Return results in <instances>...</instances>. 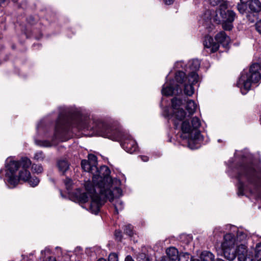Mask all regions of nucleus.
<instances>
[{
	"label": "nucleus",
	"mask_w": 261,
	"mask_h": 261,
	"mask_svg": "<svg viewBox=\"0 0 261 261\" xmlns=\"http://www.w3.org/2000/svg\"><path fill=\"white\" fill-rule=\"evenodd\" d=\"M99 176L94 178V184L97 186L91 191L92 185L90 182L86 184V193L81 194L79 196V200L82 203H86L91 198V202L88 204V210L92 213L97 214L100 207L104 204L107 199L112 200L114 197L121 195L122 190L120 188H113L112 179L110 176V170L106 166L100 167Z\"/></svg>",
	"instance_id": "obj_1"
},
{
	"label": "nucleus",
	"mask_w": 261,
	"mask_h": 261,
	"mask_svg": "<svg viewBox=\"0 0 261 261\" xmlns=\"http://www.w3.org/2000/svg\"><path fill=\"white\" fill-rule=\"evenodd\" d=\"M32 164V162L27 157H22L19 161H14L7 159L6 164V178L7 183L11 188L18 185L19 181L28 182L31 186H37L40 181L36 176L32 177L28 170Z\"/></svg>",
	"instance_id": "obj_2"
},
{
	"label": "nucleus",
	"mask_w": 261,
	"mask_h": 261,
	"mask_svg": "<svg viewBox=\"0 0 261 261\" xmlns=\"http://www.w3.org/2000/svg\"><path fill=\"white\" fill-rule=\"evenodd\" d=\"M98 135L107 138L114 141L123 140L122 147L127 152L133 153L138 148L135 140L129 136H125L118 128L111 127L101 120L94 122L93 126L91 128Z\"/></svg>",
	"instance_id": "obj_3"
},
{
	"label": "nucleus",
	"mask_w": 261,
	"mask_h": 261,
	"mask_svg": "<svg viewBox=\"0 0 261 261\" xmlns=\"http://www.w3.org/2000/svg\"><path fill=\"white\" fill-rule=\"evenodd\" d=\"M75 115V112H72L69 108H61L51 142L48 140H36L35 143L40 146L50 147L53 145V142L55 140H62L69 130V126L71 125V120Z\"/></svg>",
	"instance_id": "obj_4"
},
{
	"label": "nucleus",
	"mask_w": 261,
	"mask_h": 261,
	"mask_svg": "<svg viewBox=\"0 0 261 261\" xmlns=\"http://www.w3.org/2000/svg\"><path fill=\"white\" fill-rule=\"evenodd\" d=\"M238 178L239 182L238 186L239 195H242L245 189V180L251 186L248 188L251 193H255L260 187V179L256 172L251 166L242 167L238 174Z\"/></svg>",
	"instance_id": "obj_5"
},
{
	"label": "nucleus",
	"mask_w": 261,
	"mask_h": 261,
	"mask_svg": "<svg viewBox=\"0 0 261 261\" xmlns=\"http://www.w3.org/2000/svg\"><path fill=\"white\" fill-rule=\"evenodd\" d=\"M260 65L252 64L248 70H244L241 73L237 85L240 88L243 94L250 90L252 84L258 83L261 79Z\"/></svg>",
	"instance_id": "obj_6"
},
{
	"label": "nucleus",
	"mask_w": 261,
	"mask_h": 261,
	"mask_svg": "<svg viewBox=\"0 0 261 261\" xmlns=\"http://www.w3.org/2000/svg\"><path fill=\"white\" fill-rule=\"evenodd\" d=\"M184 101L187 102L186 109L188 112L187 117H189L195 113L197 105L192 100L185 99ZM171 102L173 109L174 124L175 128L177 129L180 125L179 122H181L187 117V115L183 109H179L182 104V100L174 97L172 99Z\"/></svg>",
	"instance_id": "obj_7"
},
{
	"label": "nucleus",
	"mask_w": 261,
	"mask_h": 261,
	"mask_svg": "<svg viewBox=\"0 0 261 261\" xmlns=\"http://www.w3.org/2000/svg\"><path fill=\"white\" fill-rule=\"evenodd\" d=\"M238 243V242L235 234L229 232L224 235L221 247L225 258L229 260H233L235 259V255L232 250Z\"/></svg>",
	"instance_id": "obj_8"
},
{
	"label": "nucleus",
	"mask_w": 261,
	"mask_h": 261,
	"mask_svg": "<svg viewBox=\"0 0 261 261\" xmlns=\"http://www.w3.org/2000/svg\"><path fill=\"white\" fill-rule=\"evenodd\" d=\"M222 19V25L225 30L229 31L233 27L232 22L236 18V13L227 9L225 5H221L218 11Z\"/></svg>",
	"instance_id": "obj_9"
},
{
	"label": "nucleus",
	"mask_w": 261,
	"mask_h": 261,
	"mask_svg": "<svg viewBox=\"0 0 261 261\" xmlns=\"http://www.w3.org/2000/svg\"><path fill=\"white\" fill-rule=\"evenodd\" d=\"M180 124V122H179ZM201 125V122L199 119L195 117L193 118L192 120V126H191L188 122L184 121L182 122L181 125H179L183 135L181 136L184 139L190 138L192 137L191 134L193 131H195V134L196 135L199 134V132L197 130V129Z\"/></svg>",
	"instance_id": "obj_10"
},
{
	"label": "nucleus",
	"mask_w": 261,
	"mask_h": 261,
	"mask_svg": "<svg viewBox=\"0 0 261 261\" xmlns=\"http://www.w3.org/2000/svg\"><path fill=\"white\" fill-rule=\"evenodd\" d=\"M232 252L234 254L235 258L237 256L239 261H254L253 256L248 253L247 247L244 244H239L238 243L236 248H234Z\"/></svg>",
	"instance_id": "obj_11"
},
{
	"label": "nucleus",
	"mask_w": 261,
	"mask_h": 261,
	"mask_svg": "<svg viewBox=\"0 0 261 261\" xmlns=\"http://www.w3.org/2000/svg\"><path fill=\"white\" fill-rule=\"evenodd\" d=\"M81 166L82 168L85 171L90 172L93 174L92 178V182L87 181L85 184V187L86 188V184H87V182H90L92 185L93 186L91 188V191H92L93 190V189L97 186V183L94 184L93 179L95 176H99V175L100 174L99 171L100 170V168H99V169H98L96 166H93L90 162L85 160L82 161Z\"/></svg>",
	"instance_id": "obj_12"
},
{
	"label": "nucleus",
	"mask_w": 261,
	"mask_h": 261,
	"mask_svg": "<svg viewBox=\"0 0 261 261\" xmlns=\"http://www.w3.org/2000/svg\"><path fill=\"white\" fill-rule=\"evenodd\" d=\"M199 76L194 72L189 73L188 82L184 84V92L188 96H191L194 92L193 85L199 81Z\"/></svg>",
	"instance_id": "obj_13"
},
{
	"label": "nucleus",
	"mask_w": 261,
	"mask_h": 261,
	"mask_svg": "<svg viewBox=\"0 0 261 261\" xmlns=\"http://www.w3.org/2000/svg\"><path fill=\"white\" fill-rule=\"evenodd\" d=\"M203 45L205 48L208 49L207 51L215 53L218 50L219 45L218 43L214 41L213 38L210 36H206L203 41Z\"/></svg>",
	"instance_id": "obj_14"
},
{
	"label": "nucleus",
	"mask_w": 261,
	"mask_h": 261,
	"mask_svg": "<svg viewBox=\"0 0 261 261\" xmlns=\"http://www.w3.org/2000/svg\"><path fill=\"white\" fill-rule=\"evenodd\" d=\"M163 95L166 96H170L173 94H178L181 92V89L178 87V85H176L175 87L170 84L169 85H164L162 90Z\"/></svg>",
	"instance_id": "obj_15"
},
{
	"label": "nucleus",
	"mask_w": 261,
	"mask_h": 261,
	"mask_svg": "<svg viewBox=\"0 0 261 261\" xmlns=\"http://www.w3.org/2000/svg\"><path fill=\"white\" fill-rule=\"evenodd\" d=\"M215 39L219 44H221L224 47H227L230 43V38L224 32H220L215 36Z\"/></svg>",
	"instance_id": "obj_16"
},
{
	"label": "nucleus",
	"mask_w": 261,
	"mask_h": 261,
	"mask_svg": "<svg viewBox=\"0 0 261 261\" xmlns=\"http://www.w3.org/2000/svg\"><path fill=\"white\" fill-rule=\"evenodd\" d=\"M166 252L167 254L166 257L171 261L176 260L179 255L177 249L174 247L167 248Z\"/></svg>",
	"instance_id": "obj_17"
},
{
	"label": "nucleus",
	"mask_w": 261,
	"mask_h": 261,
	"mask_svg": "<svg viewBox=\"0 0 261 261\" xmlns=\"http://www.w3.org/2000/svg\"><path fill=\"white\" fill-rule=\"evenodd\" d=\"M212 15L211 11L206 10L203 16V19L204 20L203 25L206 28H209L211 29H213V25L212 24Z\"/></svg>",
	"instance_id": "obj_18"
},
{
	"label": "nucleus",
	"mask_w": 261,
	"mask_h": 261,
	"mask_svg": "<svg viewBox=\"0 0 261 261\" xmlns=\"http://www.w3.org/2000/svg\"><path fill=\"white\" fill-rule=\"evenodd\" d=\"M249 7L252 12H259L261 11V3L258 0H251Z\"/></svg>",
	"instance_id": "obj_19"
},
{
	"label": "nucleus",
	"mask_w": 261,
	"mask_h": 261,
	"mask_svg": "<svg viewBox=\"0 0 261 261\" xmlns=\"http://www.w3.org/2000/svg\"><path fill=\"white\" fill-rule=\"evenodd\" d=\"M57 166L59 170L62 173H64L69 168V164L65 160H61L58 161Z\"/></svg>",
	"instance_id": "obj_20"
},
{
	"label": "nucleus",
	"mask_w": 261,
	"mask_h": 261,
	"mask_svg": "<svg viewBox=\"0 0 261 261\" xmlns=\"http://www.w3.org/2000/svg\"><path fill=\"white\" fill-rule=\"evenodd\" d=\"M201 261H215V255L211 252L203 251L200 255Z\"/></svg>",
	"instance_id": "obj_21"
},
{
	"label": "nucleus",
	"mask_w": 261,
	"mask_h": 261,
	"mask_svg": "<svg viewBox=\"0 0 261 261\" xmlns=\"http://www.w3.org/2000/svg\"><path fill=\"white\" fill-rule=\"evenodd\" d=\"M200 65V61L197 59L190 61L189 62V67L191 70V72L190 73H192L193 72H194L197 74L196 72L199 69Z\"/></svg>",
	"instance_id": "obj_22"
},
{
	"label": "nucleus",
	"mask_w": 261,
	"mask_h": 261,
	"mask_svg": "<svg viewBox=\"0 0 261 261\" xmlns=\"http://www.w3.org/2000/svg\"><path fill=\"white\" fill-rule=\"evenodd\" d=\"M188 76H186L185 72L178 71L176 72L175 79L177 82L179 83H184L188 82Z\"/></svg>",
	"instance_id": "obj_23"
},
{
	"label": "nucleus",
	"mask_w": 261,
	"mask_h": 261,
	"mask_svg": "<svg viewBox=\"0 0 261 261\" xmlns=\"http://www.w3.org/2000/svg\"><path fill=\"white\" fill-rule=\"evenodd\" d=\"M254 261H261V243L256 245L255 250Z\"/></svg>",
	"instance_id": "obj_24"
},
{
	"label": "nucleus",
	"mask_w": 261,
	"mask_h": 261,
	"mask_svg": "<svg viewBox=\"0 0 261 261\" xmlns=\"http://www.w3.org/2000/svg\"><path fill=\"white\" fill-rule=\"evenodd\" d=\"M43 169L41 165L33 164L32 165V171L37 174L41 173L43 172Z\"/></svg>",
	"instance_id": "obj_25"
},
{
	"label": "nucleus",
	"mask_w": 261,
	"mask_h": 261,
	"mask_svg": "<svg viewBox=\"0 0 261 261\" xmlns=\"http://www.w3.org/2000/svg\"><path fill=\"white\" fill-rule=\"evenodd\" d=\"M124 232L128 236L132 237L134 234L133 226L130 224L125 225Z\"/></svg>",
	"instance_id": "obj_26"
},
{
	"label": "nucleus",
	"mask_w": 261,
	"mask_h": 261,
	"mask_svg": "<svg viewBox=\"0 0 261 261\" xmlns=\"http://www.w3.org/2000/svg\"><path fill=\"white\" fill-rule=\"evenodd\" d=\"M178 261H192L190 254L188 253H182L179 255Z\"/></svg>",
	"instance_id": "obj_27"
},
{
	"label": "nucleus",
	"mask_w": 261,
	"mask_h": 261,
	"mask_svg": "<svg viewBox=\"0 0 261 261\" xmlns=\"http://www.w3.org/2000/svg\"><path fill=\"white\" fill-rule=\"evenodd\" d=\"M180 240L181 242L188 244L192 241V238L190 235L182 234L180 236Z\"/></svg>",
	"instance_id": "obj_28"
},
{
	"label": "nucleus",
	"mask_w": 261,
	"mask_h": 261,
	"mask_svg": "<svg viewBox=\"0 0 261 261\" xmlns=\"http://www.w3.org/2000/svg\"><path fill=\"white\" fill-rule=\"evenodd\" d=\"M246 3H242L238 5V10L241 14H244L247 9Z\"/></svg>",
	"instance_id": "obj_29"
},
{
	"label": "nucleus",
	"mask_w": 261,
	"mask_h": 261,
	"mask_svg": "<svg viewBox=\"0 0 261 261\" xmlns=\"http://www.w3.org/2000/svg\"><path fill=\"white\" fill-rule=\"evenodd\" d=\"M114 207L116 213L118 214V211L123 208V202L120 200H117L114 204Z\"/></svg>",
	"instance_id": "obj_30"
},
{
	"label": "nucleus",
	"mask_w": 261,
	"mask_h": 261,
	"mask_svg": "<svg viewBox=\"0 0 261 261\" xmlns=\"http://www.w3.org/2000/svg\"><path fill=\"white\" fill-rule=\"evenodd\" d=\"M93 166H96L97 164V157L93 154H90L88 155V161Z\"/></svg>",
	"instance_id": "obj_31"
},
{
	"label": "nucleus",
	"mask_w": 261,
	"mask_h": 261,
	"mask_svg": "<svg viewBox=\"0 0 261 261\" xmlns=\"http://www.w3.org/2000/svg\"><path fill=\"white\" fill-rule=\"evenodd\" d=\"M44 158V155L42 151H40L35 153L34 159L37 161H42Z\"/></svg>",
	"instance_id": "obj_32"
},
{
	"label": "nucleus",
	"mask_w": 261,
	"mask_h": 261,
	"mask_svg": "<svg viewBox=\"0 0 261 261\" xmlns=\"http://www.w3.org/2000/svg\"><path fill=\"white\" fill-rule=\"evenodd\" d=\"M108 261H118L117 255L116 253H111L109 256Z\"/></svg>",
	"instance_id": "obj_33"
},
{
	"label": "nucleus",
	"mask_w": 261,
	"mask_h": 261,
	"mask_svg": "<svg viewBox=\"0 0 261 261\" xmlns=\"http://www.w3.org/2000/svg\"><path fill=\"white\" fill-rule=\"evenodd\" d=\"M138 261H150L144 254H140L138 257Z\"/></svg>",
	"instance_id": "obj_34"
},
{
	"label": "nucleus",
	"mask_w": 261,
	"mask_h": 261,
	"mask_svg": "<svg viewBox=\"0 0 261 261\" xmlns=\"http://www.w3.org/2000/svg\"><path fill=\"white\" fill-rule=\"evenodd\" d=\"M65 184L66 185V188L68 190L71 188L72 185V180L68 178H66L65 180Z\"/></svg>",
	"instance_id": "obj_35"
},
{
	"label": "nucleus",
	"mask_w": 261,
	"mask_h": 261,
	"mask_svg": "<svg viewBox=\"0 0 261 261\" xmlns=\"http://www.w3.org/2000/svg\"><path fill=\"white\" fill-rule=\"evenodd\" d=\"M115 236L118 241H121L122 239L121 232L120 230H116L115 232Z\"/></svg>",
	"instance_id": "obj_36"
},
{
	"label": "nucleus",
	"mask_w": 261,
	"mask_h": 261,
	"mask_svg": "<svg viewBox=\"0 0 261 261\" xmlns=\"http://www.w3.org/2000/svg\"><path fill=\"white\" fill-rule=\"evenodd\" d=\"M50 252V249L47 248H46L44 250L41 251V253L42 257L44 258L46 254H49Z\"/></svg>",
	"instance_id": "obj_37"
},
{
	"label": "nucleus",
	"mask_w": 261,
	"mask_h": 261,
	"mask_svg": "<svg viewBox=\"0 0 261 261\" xmlns=\"http://www.w3.org/2000/svg\"><path fill=\"white\" fill-rule=\"evenodd\" d=\"M221 0H210V3L212 6H216L218 5Z\"/></svg>",
	"instance_id": "obj_38"
},
{
	"label": "nucleus",
	"mask_w": 261,
	"mask_h": 261,
	"mask_svg": "<svg viewBox=\"0 0 261 261\" xmlns=\"http://www.w3.org/2000/svg\"><path fill=\"white\" fill-rule=\"evenodd\" d=\"M140 158L144 162H147L149 160L148 157L147 156H145V155L140 156Z\"/></svg>",
	"instance_id": "obj_39"
},
{
	"label": "nucleus",
	"mask_w": 261,
	"mask_h": 261,
	"mask_svg": "<svg viewBox=\"0 0 261 261\" xmlns=\"http://www.w3.org/2000/svg\"><path fill=\"white\" fill-rule=\"evenodd\" d=\"M125 261H134L132 257L130 255H127L125 259Z\"/></svg>",
	"instance_id": "obj_40"
},
{
	"label": "nucleus",
	"mask_w": 261,
	"mask_h": 261,
	"mask_svg": "<svg viewBox=\"0 0 261 261\" xmlns=\"http://www.w3.org/2000/svg\"><path fill=\"white\" fill-rule=\"evenodd\" d=\"M164 1L166 4L170 5L173 3V0H164Z\"/></svg>",
	"instance_id": "obj_41"
},
{
	"label": "nucleus",
	"mask_w": 261,
	"mask_h": 261,
	"mask_svg": "<svg viewBox=\"0 0 261 261\" xmlns=\"http://www.w3.org/2000/svg\"><path fill=\"white\" fill-rule=\"evenodd\" d=\"M160 261H171L169 259V258L166 256H163L162 257Z\"/></svg>",
	"instance_id": "obj_42"
},
{
	"label": "nucleus",
	"mask_w": 261,
	"mask_h": 261,
	"mask_svg": "<svg viewBox=\"0 0 261 261\" xmlns=\"http://www.w3.org/2000/svg\"><path fill=\"white\" fill-rule=\"evenodd\" d=\"M47 261H56V260L54 257L49 256L48 257V260Z\"/></svg>",
	"instance_id": "obj_43"
},
{
	"label": "nucleus",
	"mask_w": 261,
	"mask_h": 261,
	"mask_svg": "<svg viewBox=\"0 0 261 261\" xmlns=\"http://www.w3.org/2000/svg\"><path fill=\"white\" fill-rule=\"evenodd\" d=\"M250 16H250V15H247V18H248V20H250V21L251 22H254V19H251V18H250Z\"/></svg>",
	"instance_id": "obj_44"
},
{
	"label": "nucleus",
	"mask_w": 261,
	"mask_h": 261,
	"mask_svg": "<svg viewBox=\"0 0 261 261\" xmlns=\"http://www.w3.org/2000/svg\"><path fill=\"white\" fill-rule=\"evenodd\" d=\"M249 0H240L242 3H247Z\"/></svg>",
	"instance_id": "obj_45"
},
{
	"label": "nucleus",
	"mask_w": 261,
	"mask_h": 261,
	"mask_svg": "<svg viewBox=\"0 0 261 261\" xmlns=\"http://www.w3.org/2000/svg\"><path fill=\"white\" fill-rule=\"evenodd\" d=\"M97 261H106V260L104 258H100Z\"/></svg>",
	"instance_id": "obj_46"
},
{
	"label": "nucleus",
	"mask_w": 261,
	"mask_h": 261,
	"mask_svg": "<svg viewBox=\"0 0 261 261\" xmlns=\"http://www.w3.org/2000/svg\"><path fill=\"white\" fill-rule=\"evenodd\" d=\"M216 261H225L222 259H217Z\"/></svg>",
	"instance_id": "obj_47"
},
{
	"label": "nucleus",
	"mask_w": 261,
	"mask_h": 261,
	"mask_svg": "<svg viewBox=\"0 0 261 261\" xmlns=\"http://www.w3.org/2000/svg\"><path fill=\"white\" fill-rule=\"evenodd\" d=\"M219 228H216L214 231V232H215L217 230H218Z\"/></svg>",
	"instance_id": "obj_48"
},
{
	"label": "nucleus",
	"mask_w": 261,
	"mask_h": 261,
	"mask_svg": "<svg viewBox=\"0 0 261 261\" xmlns=\"http://www.w3.org/2000/svg\"><path fill=\"white\" fill-rule=\"evenodd\" d=\"M81 249V247H77L76 250H80Z\"/></svg>",
	"instance_id": "obj_49"
},
{
	"label": "nucleus",
	"mask_w": 261,
	"mask_h": 261,
	"mask_svg": "<svg viewBox=\"0 0 261 261\" xmlns=\"http://www.w3.org/2000/svg\"><path fill=\"white\" fill-rule=\"evenodd\" d=\"M215 13L214 12H213V15H214L215 14Z\"/></svg>",
	"instance_id": "obj_50"
},
{
	"label": "nucleus",
	"mask_w": 261,
	"mask_h": 261,
	"mask_svg": "<svg viewBox=\"0 0 261 261\" xmlns=\"http://www.w3.org/2000/svg\"><path fill=\"white\" fill-rule=\"evenodd\" d=\"M2 170H0V174L1 173Z\"/></svg>",
	"instance_id": "obj_51"
},
{
	"label": "nucleus",
	"mask_w": 261,
	"mask_h": 261,
	"mask_svg": "<svg viewBox=\"0 0 261 261\" xmlns=\"http://www.w3.org/2000/svg\"><path fill=\"white\" fill-rule=\"evenodd\" d=\"M260 71H261V66H260Z\"/></svg>",
	"instance_id": "obj_52"
}]
</instances>
